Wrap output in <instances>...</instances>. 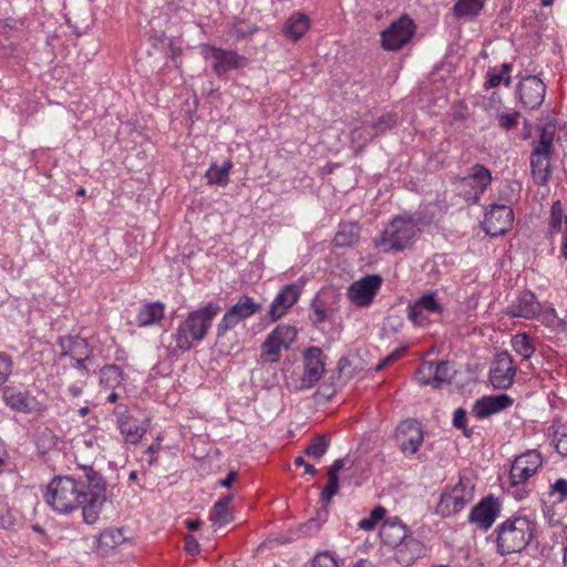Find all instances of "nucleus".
<instances>
[{"mask_svg":"<svg viewBox=\"0 0 567 567\" xmlns=\"http://www.w3.org/2000/svg\"><path fill=\"white\" fill-rule=\"evenodd\" d=\"M85 481L71 476H56L47 486L45 502L55 512L68 514L82 508L86 524L97 522L106 501V486L103 477L92 467L85 468Z\"/></svg>","mask_w":567,"mask_h":567,"instance_id":"nucleus-1","label":"nucleus"},{"mask_svg":"<svg viewBox=\"0 0 567 567\" xmlns=\"http://www.w3.org/2000/svg\"><path fill=\"white\" fill-rule=\"evenodd\" d=\"M218 302L209 301L205 306L190 311L175 332V348L185 352L195 343L202 342L212 327L213 320L220 312Z\"/></svg>","mask_w":567,"mask_h":567,"instance_id":"nucleus-2","label":"nucleus"},{"mask_svg":"<svg viewBox=\"0 0 567 567\" xmlns=\"http://www.w3.org/2000/svg\"><path fill=\"white\" fill-rule=\"evenodd\" d=\"M495 533L499 555L522 553L535 538L536 523L528 516H512L498 525Z\"/></svg>","mask_w":567,"mask_h":567,"instance_id":"nucleus-3","label":"nucleus"},{"mask_svg":"<svg viewBox=\"0 0 567 567\" xmlns=\"http://www.w3.org/2000/svg\"><path fill=\"white\" fill-rule=\"evenodd\" d=\"M420 218L412 215H399L385 226L383 231L374 238V246L383 252L402 251L414 240Z\"/></svg>","mask_w":567,"mask_h":567,"instance_id":"nucleus-4","label":"nucleus"},{"mask_svg":"<svg viewBox=\"0 0 567 567\" xmlns=\"http://www.w3.org/2000/svg\"><path fill=\"white\" fill-rule=\"evenodd\" d=\"M556 130L551 125H545L539 131L538 140L532 143L530 169L535 183L544 186L549 182L551 169L549 161L554 152Z\"/></svg>","mask_w":567,"mask_h":567,"instance_id":"nucleus-5","label":"nucleus"},{"mask_svg":"<svg viewBox=\"0 0 567 567\" xmlns=\"http://www.w3.org/2000/svg\"><path fill=\"white\" fill-rule=\"evenodd\" d=\"M492 183V173L484 165L475 164L464 177H456L455 189L467 203L476 204Z\"/></svg>","mask_w":567,"mask_h":567,"instance_id":"nucleus-6","label":"nucleus"},{"mask_svg":"<svg viewBox=\"0 0 567 567\" xmlns=\"http://www.w3.org/2000/svg\"><path fill=\"white\" fill-rule=\"evenodd\" d=\"M474 497V484L471 478L461 476L458 483L442 493L435 513L442 517L457 514L472 502Z\"/></svg>","mask_w":567,"mask_h":567,"instance_id":"nucleus-7","label":"nucleus"},{"mask_svg":"<svg viewBox=\"0 0 567 567\" xmlns=\"http://www.w3.org/2000/svg\"><path fill=\"white\" fill-rule=\"evenodd\" d=\"M261 309V305L252 297L244 295L223 316L216 328L217 341H221L228 331L239 324L240 321L254 316Z\"/></svg>","mask_w":567,"mask_h":567,"instance_id":"nucleus-8","label":"nucleus"},{"mask_svg":"<svg viewBox=\"0 0 567 567\" xmlns=\"http://www.w3.org/2000/svg\"><path fill=\"white\" fill-rule=\"evenodd\" d=\"M296 337L297 330L293 327L286 324L276 327L261 344L260 362H278L281 351L289 349Z\"/></svg>","mask_w":567,"mask_h":567,"instance_id":"nucleus-9","label":"nucleus"},{"mask_svg":"<svg viewBox=\"0 0 567 567\" xmlns=\"http://www.w3.org/2000/svg\"><path fill=\"white\" fill-rule=\"evenodd\" d=\"M414 21L403 14L381 32V45L385 51H398L408 44L415 33Z\"/></svg>","mask_w":567,"mask_h":567,"instance_id":"nucleus-10","label":"nucleus"},{"mask_svg":"<svg viewBox=\"0 0 567 567\" xmlns=\"http://www.w3.org/2000/svg\"><path fill=\"white\" fill-rule=\"evenodd\" d=\"M58 346L61 348V358H70L73 368L87 372V364L92 361V351L86 339L78 336H64L59 338Z\"/></svg>","mask_w":567,"mask_h":567,"instance_id":"nucleus-11","label":"nucleus"},{"mask_svg":"<svg viewBox=\"0 0 567 567\" xmlns=\"http://www.w3.org/2000/svg\"><path fill=\"white\" fill-rule=\"evenodd\" d=\"M116 425L126 443L137 444L150 427V419L141 421L133 417L127 405L118 404L114 408Z\"/></svg>","mask_w":567,"mask_h":567,"instance_id":"nucleus-12","label":"nucleus"},{"mask_svg":"<svg viewBox=\"0 0 567 567\" xmlns=\"http://www.w3.org/2000/svg\"><path fill=\"white\" fill-rule=\"evenodd\" d=\"M516 364L507 351L494 355L489 367V382L494 389H509L516 375Z\"/></svg>","mask_w":567,"mask_h":567,"instance_id":"nucleus-13","label":"nucleus"},{"mask_svg":"<svg viewBox=\"0 0 567 567\" xmlns=\"http://www.w3.org/2000/svg\"><path fill=\"white\" fill-rule=\"evenodd\" d=\"M408 318L419 327H424L431 321V316L440 317L443 306L436 298V293L426 292L408 306Z\"/></svg>","mask_w":567,"mask_h":567,"instance_id":"nucleus-14","label":"nucleus"},{"mask_svg":"<svg viewBox=\"0 0 567 567\" xmlns=\"http://www.w3.org/2000/svg\"><path fill=\"white\" fill-rule=\"evenodd\" d=\"M455 370L446 361L423 362L416 371V379L421 384L440 388L452 381Z\"/></svg>","mask_w":567,"mask_h":567,"instance_id":"nucleus-15","label":"nucleus"},{"mask_svg":"<svg viewBox=\"0 0 567 567\" xmlns=\"http://www.w3.org/2000/svg\"><path fill=\"white\" fill-rule=\"evenodd\" d=\"M205 58L212 61V66L217 76H224L228 71L244 68L247 64L245 56L234 51L216 47H207L204 51Z\"/></svg>","mask_w":567,"mask_h":567,"instance_id":"nucleus-16","label":"nucleus"},{"mask_svg":"<svg viewBox=\"0 0 567 567\" xmlns=\"http://www.w3.org/2000/svg\"><path fill=\"white\" fill-rule=\"evenodd\" d=\"M514 221V212L509 205L491 204L485 213L484 229L495 237L505 234Z\"/></svg>","mask_w":567,"mask_h":567,"instance_id":"nucleus-17","label":"nucleus"},{"mask_svg":"<svg viewBox=\"0 0 567 567\" xmlns=\"http://www.w3.org/2000/svg\"><path fill=\"white\" fill-rule=\"evenodd\" d=\"M382 284L379 275H368L354 282L348 288V297L352 303L358 307H367L374 299Z\"/></svg>","mask_w":567,"mask_h":567,"instance_id":"nucleus-18","label":"nucleus"},{"mask_svg":"<svg viewBox=\"0 0 567 567\" xmlns=\"http://www.w3.org/2000/svg\"><path fill=\"white\" fill-rule=\"evenodd\" d=\"M543 458L538 451L529 450L515 458L511 467L512 484L525 483L542 466Z\"/></svg>","mask_w":567,"mask_h":567,"instance_id":"nucleus-19","label":"nucleus"},{"mask_svg":"<svg viewBox=\"0 0 567 567\" xmlns=\"http://www.w3.org/2000/svg\"><path fill=\"white\" fill-rule=\"evenodd\" d=\"M546 94L545 83L536 75L522 79L517 86L519 102L525 109L534 110L542 105Z\"/></svg>","mask_w":567,"mask_h":567,"instance_id":"nucleus-20","label":"nucleus"},{"mask_svg":"<svg viewBox=\"0 0 567 567\" xmlns=\"http://www.w3.org/2000/svg\"><path fill=\"white\" fill-rule=\"evenodd\" d=\"M396 441L404 454H415L424 441V432L416 420H405L395 432Z\"/></svg>","mask_w":567,"mask_h":567,"instance_id":"nucleus-21","label":"nucleus"},{"mask_svg":"<svg viewBox=\"0 0 567 567\" xmlns=\"http://www.w3.org/2000/svg\"><path fill=\"white\" fill-rule=\"evenodd\" d=\"M501 508V503L496 497L486 496L472 508L468 520L476 524L481 529L487 530L496 520Z\"/></svg>","mask_w":567,"mask_h":567,"instance_id":"nucleus-22","label":"nucleus"},{"mask_svg":"<svg viewBox=\"0 0 567 567\" xmlns=\"http://www.w3.org/2000/svg\"><path fill=\"white\" fill-rule=\"evenodd\" d=\"M305 371L301 378V388H312L324 372V354L318 347L309 348L303 354Z\"/></svg>","mask_w":567,"mask_h":567,"instance_id":"nucleus-23","label":"nucleus"},{"mask_svg":"<svg viewBox=\"0 0 567 567\" xmlns=\"http://www.w3.org/2000/svg\"><path fill=\"white\" fill-rule=\"evenodd\" d=\"M2 400L7 406L17 412L33 413L41 411V403L35 396L28 392H22L16 386H4L2 390Z\"/></svg>","mask_w":567,"mask_h":567,"instance_id":"nucleus-24","label":"nucleus"},{"mask_svg":"<svg viewBox=\"0 0 567 567\" xmlns=\"http://www.w3.org/2000/svg\"><path fill=\"white\" fill-rule=\"evenodd\" d=\"M300 287L296 284L285 286L271 302L268 316L272 321H277L285 316L300 297Z\"/></svg>","mask_w":567,"mask_h":567,"instance_id":"nucleus-25","label":"nucleus"},{"mask_svg":"<svg viewBox=\"0 0 567 567\" xmlns=\"http://www.w3.org/2000/svg\"><path fill=\"white\" fill-rule=\"evenodd\" d=\"M540 312V303L532 291L522 292L506 309V315L513 318L532 319Z\"/></svg>","mask_w":567,"mask_h":567,"instance_id":"nucleus-26","label":"nucleus"},{"mask_svg":"<svg viewBox=\"0 0 567 567\" xmlns=\"http://www.w3.org/2000/svg\"><path fill=\"white\" fill-rule=\"evenodd\" d=\"M514 400L506 393L483 396L475 402L473 413L478 419H485L512 406Z\"/></svg>","mask_w":567,"mask_h":567,"instance_id":"nucleus-27","label":"nucleus"},{"mask_svg":"<svg viewBox=\"0 0 567 567\" xmlns=\"http://www.w3.org/2000/svg\"><path fill=\"white\" fill-rule=\"evenodd\" d=\"M408 537L406 526L396 517L385 520L380 528L381 542L393 549Z\"/></svg>","mask_w":567,"mask_h":567,"instance_id":"nucleus-28","label":"nucleus"},{"mask_svg":"<svg viewBox=\"0 0 567 567\" xmlns=\"http://www.w3.org/2000/svg\"><path fill=\"white\" fill-rule=\"evenodd\" d=\"M394 550L395 560L403 566L412 565L424 555L423 544L413 537H408Z\"/></svg>","mask_w":567,"mask_h":567,"instance_id":"nucleus-29","label":"nucleus"},{"mask_svg":"<svg viewBox=\"0 0 567 567\" xmlns=\"http://www.w3.org/2000/svg\"><path fill=\"white\" fill-rule=\"evenodd\" d=\"M309 29V19L303 13L292 14L285 23L284 33L291 41H298Z\"/></svg>","mask_w":567,"mask_h":567,"instance_id":"nucleus-30","label":"nucleus"},{"mask_svg":"<svg viewBox=\"0 0 567 567\" xmlns=\"http://www.w3.org/2000/svg\"><path fill=\"white\" fill-rule=\"evenodd\" d=\"M164 318V305L161 302H151L144 305L136 317L140 327H148L158 323Z\"/></svg>","mask_w":567,"mask_h":567,"instance_id":"nucleus-31","label":"nucleus"},{"mask_svg":"<svg viewBox=\"0 0 567 567\" xmlns=\"http://www.w3.org/2000/svg\"><path fill=\"white\" fill-rule=\"evenodd\" d=\"M125 536L123 530L120 528H107L100 534L97 537L96 546L97 550L102 555H107L116 546L124 543Z\"/></svg>","mask_w":567,"mask_h":567,"instance_id":"nucleus-32","label":"nucleus"},{"mask_svg":"<svg viewBox=\"0 0 567 567\" xmlns=\"http://www.w3.org/2000/svg\"><path fill=\"white\" fill-rule=\"evenodd\" d=\"M360 236V227L355 223H346L339 226V229L333 238V245L336 247H351L353 246Z\"/></svg>","mask_w":567,"mask_h":567,"instance_id":"nucleus-33","label":"nucleus"},{"mask_svg":"<svg viewBox=\"0 0 567 567\" xmlns=\"http://www.w3.org/2000/svg\"><path fill=\"white\" fill-rule=\"evenodd\" d=\"M484 7V0H456L453 13L456 18H475Z\"/></svg>","mask_w":567,"mask_h":567,"instance_id":"nucleus-34","label":"nucleus"},{"mask_svg":"<svg viewBox=\"0 0 567 567\" xmlns=\"http://www.w3.org/2000/svg\"><path fill=\"white\" fill-rule=\"evenodd\" d=\"M511 344L514 351L524 359L532 358L536 350L533 338L525 332L514 334Z\"/></svg>","mask_w":567,"mask_h":567,"instance_id":"nucleus-35","label":"nucleus"},{"mask_svg":"<svg viewBox=\"0 0 567 567\" xmlns=\"http://www.w3.org/2000/svg\"><path fill=\"white\" fill-rule=\"evenodd\" d=\"M522 186L516 181H505L498 190V198L493 204L509 205L517 200Z\"/></svg>","mask_w":567,"mask_h":567,"instance_id":"nucleus-36","label":"nucleus"},{"mask_svg":"<svg viewBox=\"0 0 567 567\" xmlns=\"http://www.w3.org/2000/svg\"><path fill=\"white\" fill-rule=\"evenodd\" d=\"M231 167L233 163L229 159H227L223 163L221 166H217L215 164L212 165L206 172L205 176L207 177L209 184L225 186L228 184V176Z\"/></svg>","mask_w":567,"mask_h":567,"instance_id":"nucleus-37","label":"nucleus"},{"mask_svg":"<svg viewBox=\"0 0 567 567\" xmlns=\"http://www.w3.org/2000/svg\"><path fill=\"white\" fill-rule=\"evenodd\" d=\"M100 374L101 384L112 390L118 386L123 380L122 370L114 364L104 365Z\"/></svg>","mask_w":567,"mask_h":567,"instance_id":"nucleus-38","label":"nucleus"},{"mask_svg":"<svg viewBox=\"0 0 567 567\" xmlns=\"http://www.w3.org/2000/svg\"><path fill=\"white\" fill-rule=\"evenodd\" d=\"M567 216L564 214L560 200H555L550 207V215L548 219V231L553 237L561 229L563 223L566 224Z\"/></svg>","mask_w":567,"mask_h":567,"instance_id":"nucleus-39","label":"nucleus"},{"mask_svg":"<svg viewBox=\"0 0 567 567\" xmlns=\"http://www.w3.org/2000/svg\"><path fill=\"white\" fill-rule=\"evenodd\" d=\"M329 442L326 436L317 435L303 450L305 454L316 460L321 458L328 451Z\"/></svg>","mask_w":567,"mask_h":567,"instance_id":"nucleus-40","label":"nucleus"},{"mask_svg":"<svg viewBox=\"0 0 567 567\" xmlns=\"http://www.w3.org/2000/svg\"><path fill=\"white\" fill-rule=\"evenodd\" d=\"M520 113L518 111L515 112H505L499 107L495 111V117L497 120L498 126L504 131H511L518 125Z\"/></svg>","mask_w":567,"mask_h":567,"instance_id":"nucleus-41","label":"nucleus"},{"mask_svg":"<svg viewBox=\"0 0 567 567\" xmlns=\"http://www.w3.org/2000/svg\"><path fill=\"white\" fill-rule=\"evenodd\" d=\"M234 519L233 512L229 507L224 506L221 503H215L210 516L214 525L224 526Z\"/></svg>","mask_w":567,"mask_h":567,"instance_id":"nucleus-42","label":"nucleus"},{"mask_svg":"<svg viewBox=\"0 0 567 567\" xmlns=\"http://www.w3.org/2000/svg\"><path fill=\"white\" fill-rule=\"evenodd\" d=\"M311 310V320L316 326L324 322L332 316V309H327L319 299L312 301Z\"/></svg>","mask_w":567,"mask_h":567,"instance_id":"nucleus-43","label":"nucleus"},{"mask_svg":"<svg viewBox=\"0 0 567 567\" xmlns=\"http://www.w3.org/2000/svg\"><path fill=\"white\" fill-rule=\"evenodd\" d=\"M385 515V509L382 506H377L372 509L369 517L362 518L358 526L363 530L374 529L378 522Z\"/></svg>","mask_w":567,"mask_h":567,"instance_id":"nucleus-44","label":"nucleus"},{"mask_svg":"<svg viewBox=\"0 0 567 567\" xmlns=\"http://www.w3.org/2000/svg\"><path fill=\"white\" fill-rule=\"evenodd\" d=\"M396 124L395 114L388 113L381 115L378 120H375L372 124V128L375 131V134H382L388 130L392 128Z\"/></svg>","mask_w":567,"mask_h":567,"instance_id":"nucleus-45","label":"nucleus"},{"mask_svg":"<svg viewBox=\"0 0 567 567\" xmlns=\"http://www.w3.org/2000/svg\"><path fill=\"white\" fill-rule=\"evenodd\" d=\"M338 488H339L338 475L328 474V483L321 492V501L323 503L328 504L332 499V497L337 494Z\"/></svg>","mask_w":567,"mask_h":567,"instance_id":"nucleus-46","label":"nucleus"},{"mask_svg":"<svg viewBox=\"0 0 567 567\" xmlns=\"http://www.w3.org/2000/svg\"><path fill=\"white\" fill-rule=\"evenodd\" d=\"M452 423L454 427L462 430L466 437L472 435L473 430L466 427V411L463 408H458L454 411Z\"/></svg>","mask_w":567,"mask_h":567,"instance_id":"nucleus-47","label":"nucleus"},{"mask_svg":"<svg viewBox=\"0 0 567 567\" xmlns=\"http://www.w3.org/2000/svg\"><path fill=\"white\" fill-rule=\"evenodd\" d=\"M312 567H339L337 557L330 551H322L315 556Z\"/></svg>","mask_w":567,"mask_h":567,"instance_id":"nucleus-48","label":"nucleus"},{"mask_svg":"<svg viewBox=\"0 0 567 567\" xmlns=\"http://www.w3.org/2000/svg\"><path fill=\"white\" fill-rule=\"evenodd\" d=\"M351 362L348 358L342 357L338 362V371H339V380L341 383H346L349 379L352 378L353 371L350 369Z\"/></svg>","mask_w":567,"mask_h":567,"instance_id":"nucleus-49","label":"nucleus"},{"mask_svg":"<svg viewBox=\"0 0 567 567\" xmlns=\"http://www.w3.org/2000/svg\"><path fill=\"white\" fill-rule=\"evenodd\" d=\"M550 494H558V501L564 502L567 498V480L558 478L550 486Z\"/></svg>","mask_w":567,"mask_h":567,"instance_id":"nucleus-50","label":"nucleus"},{"mask_svg":"<svg viewBox=\"0 0 567 567\" xmlns=\"http://www.w3.org/2000/svg\"><path fill=\"white\" fill-rule=\"evenodd\" d=\"M320 526L321 525H320V522L318 519L311 518L307 523L301 525L300 533H301L302 536L310 537V536H313L315 534H317L319 532Z\"/></svg>","mask_w":567,"mask_h":567,"instance_id":"nucleus-51","label":"nucleus"},{"mask_svg":"<svg viewBox=\"0 0 567 567\" xmlns=\"http://www.w3.org/2000/svg\"><path fill=\"white\" fill-rule=\"evenodd\" d=\"M404 349L401 348V349H395L393 352H391L389 355H386L377 367H375V371H380L382 370L385 365L394 362L395 360H398L401 354L403 353Z\"/></svg>","mask_w":567,"mask_h":567,"instance_id":"nucleus-52","label":"nucleus"},{"mask_svg":"<svg viewBox=\"0 0 567 567\" xmlns=\"http://www.w3.org/2000/svg\"><path fill=\"white\" fill-rule=\"evenodd\" d=\"M256 31L254 27H243L241 24H235L233 28V34L237 40L244 39L247 35L252 34Z\"/></svg>","mask_w":567,"mask_h":567,"instance_id":"nucleus-53","label":"nucleus"},{"mask_svg":"<svg viewBox=\"0 0 567 567\" xmlns=\"http://www.w3.org/2000/svg\"><path fill=\"white\" fill-rule=\"evenodd\" d=\"M184 549L190 554V555H195L198 553L199 550V544L198 542L193 537V536H187L185 538V545H184Z\"/></svg>","mask_w":567,"mask_h":567,"instance_id":"nucleus-54","label":"nucleus"},{"mask_svg":"<svg viewBox=\"0 0 567 567\" xmlns=\"http://www.w3.org/2000/svg\"><path fill=\"white\" fill-rule=\"evenodd\" d=\"M487 81L485 82V87L486 89H492V87H496L501 84V82L503 81V78L501 74L498 73H494V72H488L487 73Z\"/></svg>","mask_w":567,"mask_h":567,"instance_id":"nucleus-55","label":"nucleus"},{"mask_svg":"<svg viewBox=\"0 0 567 567\" xmlns=\"http://www.w3.org/2000/svg\"><path fill=\"white\" fill-rule=\"evenodd\" d=\"M556 449L559 454L567 456V433L561 435V437L558 440Z\"/></svg>","mask_w":567,"mask_h":567,"instance_id":"nucleus-56","label":"nucleus"},{"mask_svg":"<svg viewBox=\"0 0 567 567\" xmlns=\"http://www.w3.org/2000/svg\"><path fill=\"white\" fill-rule=\"evenodd\" d=\"M237 477V473L235 471H230L227 476L220 481V486L230 487Z\"/></svg>","mask_w":567,"mask_h":567,"instance_id":"nucleus-57","label":"nucleus"},{"mask_svg":"<svg viewBox=\"0 0 567 567\" xmlns=\"http://www.w3.org/2000/svg\"><path fill=\"white\" fill-rule=\"evenodd\" d=\"M344 461L339 458L333 462L331 467L329 468L328 474L338 475V473L343 468Z\"/></svg>","mask_w":567,"mask_h":567,"instance_id":"nucleus-58","label":"nucleus"},{"mask_svg":"<svg viewBox=\"0 0 567 567\" xmlns=\"http://www.w3.org/2000/svg\"><path fill=\"white\" fill-rule=\"evenodd\" d=\"M561 254L567 259V219H566V229L563 235Z\"/></svg>","mask_w":567,"mask_h":567,"instance_id":"nucleus-59","label":"nucleus"},{"mask_svg":"<svg viewBox=\"0 0 567 567\" xmlns=\"http://www.w3.org/2000/svg\"><path fill=\"white\" fill-rule=\"evenodd\" d=\"M186 526L190 530H197L199 528V526H200V520H198V519H187L186 520Z\"/></svg>","mask_w":567,"mask_h":567,"instance_id":"nucleus-60","label":"nucleus"},{"mask_svg":"<svg viewBox=\"0 0 567 567\" xmlns=\"http://www.w3.org/2000/svg\"><path fill=\"white\" fill-rule=\"evenodd\" d=\"M2 27L9 28V29H16L17 21L13 18H7V19L2 20Z\"/></svg>","mask_w":567,"mask_h":567,"instance_id":"nucleus-61","label":"nucleus"},{"mask_svg":"<svg viewBox=\"0 0 567 567\" xmlns=\"http://www.w3.org/2000/svg\"><path fill=\"white\" fill-rule=\"evenodd\" d=\"M352 567H373V564L368 559H359Z\"/></svg>","mask_w":567,"mask_h":567,"instance_id":"nucleus-62","label":"nucleus"},{"mask_svg":"<svg viewBox=\"0 0 567 567\" xmlns=\"http://www.w3.org/2000/svg\"><path fill=\"white\" fill-rule=\"evenodd\" d=\"M69 392L72 394V396L76 398L82 393V390H81V388H79L76 385H71L69 388Z\"/></svg>","mask_w":567,"mask_h":567,"instance_id":"nucleus-63","label":"nucleus"},{"mask_svg":"<svg viewBox=\"0 0 567 567\" xmlns=\"http://www.w3.org/2000/svg\"><path fill=\"white\" fill-rule=\"evenodd\" d=\"M557 326L563 331H567V316L565 318H563V319H559Z\"/></svg>","mask_w":567,"mask_h":567,"instance_id":"nucleus-64","label":"nucleus"}]
</instances>
